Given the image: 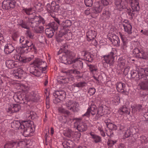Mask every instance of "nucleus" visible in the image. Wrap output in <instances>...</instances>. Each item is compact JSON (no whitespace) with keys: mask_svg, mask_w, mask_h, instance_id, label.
Wrapping results in <instances>:
<instances>
[{"mask_svg":"<svg viewBox=\"0 0 148 148\" xmlns=\"http://www.w3.org/2000/svg\"><path fill=\"white\" fill-rule=\"evenodd\" d=\"M29 21L30 26L32 27L33 29L38 26L41 23L43 24L45 23L43 18L40 16H35L34 18L29 19Z\"/></svg>","mask_w":148,"mask_h":148,"instance_id":"1","label":"nucleus"},{"mask_svg":"<svg viewBox=\"0 0 148 148\" xmlns=\"http://www.w3.org/2000/svg\"><path fill=\"white\" fill-rule=\"evenodd\" d=\"M31 64L33 65L32 67H34L37 68H39L40 70L43 71L46 69L47 67L46 62L43 61L41 59L39 58L36 59Z\"/></svg>","mask_w":148,"mask_h":148,"instance_id":"2","label":"nucleus"},{"mask_svg":"<svg viewBox=\"0 0 148 148\" xmlns=\"http://www.w3.org/2000/svg\"><path fill=\"white\" fill-rule=\"evenodd\" d=\"M114 53L113 51H111L110 54L103 56V62L109 64L110 66L113 65L114 62Z\"/></svg>","mask_w":148,"mask_h":148,"instance_id":"3","label":"nucleus"},{"mask_svg":"<svg viewBox=\"0 0 148 148\" xmlns=\"http://www.w3.org/2000/svg\"><path fill=\"white\" fill-rule=\"evenodd\" d=\"M75 125H77V130L79 132H82L86 131L87 126L86 124L81 121L80 119H76V121L74 123Z\"/></svg>","mask_w":148,"mask_h":148,"instance_id":"4","label":"nucleus"},{"mask_svg":"<svg viewBox=\"0 0 148 148\" xmlns=\"http://www.w3.org/2000/svg\"><path fill=\"white\" fill-rule=\"evenodd\" d=\"M16 2L14 0H4L2 3V8L3 9H9L14 8Z\"/></svg>","mask_w":148,"mask_h":148,"instance_id":"5","label":"nucleus"},{"mask_svg":"<svg viewBox=\"0 0 148 148\" xmlns=\"http://www.w3.org/2000/svg\"><path fill=\"white\" fill-rule=\"evenodd\" d=\"M122 25L125 32L127 34L126 37H129L130 35H131L132 33V25L127 21H125L123 23Z\"/></svg>","mask_w":148,"mask_h":148,"instance_id":"6","label":"nucleus"},{"mask_svg":"<svg viewBox=\"0 0 148 148\" xmlns=\"http://www.w3.org/2000/svg\"><path fill=\"white\" fill-rule=\"evenodd\" d=\"M118 114L123 116H127L130 114V109L126 105H124L119 108Z\"/></svg>","mask_w":148,"mask_h":148,"instance_id":"7","label":"nucleus"},{"mask_svg":"<svg viewBox=\"0 0 148 148\" xmlns=\"http://www.w3.org/2000/svg\"><path fill=\"white\" fill-rule=\"evenodd\" d=\"M21 109L20 105L19 104H11L9 106L8 108L7 109V111L10 113L17 112Z\"/></svg>","mask_w":148,"mask_h":148,"instance_id":"8","label":"nucleus"},{"mask_svg":"<svg viewBox=\"0 0 148 148\" xmlns=\"http://www.w3.org/2000/svg\"><path fill=\"white\" fill-rule=\"evenodd\" d=\"M126 61L123 58H120L117 61V67L119 70H122L125 69L124 71L126 70L125 68Z\"/></svg>","mask_w":148,"mask_h":148,"instance_id":"9","label":"nucleus"},{"mask_svg":"<svg viewBox=\"0 0 148 148\" xmlns=\"http://www.w3.org/2000/svg\"><path fill=\"white\" fill-rule=\"evenodd\" d=\"M74 63L73 65L76 68H82L83 67V62L80 58H76L73 60L72 61L69 62L68 64Z\"/></svg>","mask_w":148,"mask_h":148,"instance_id":"10","label":"nucleus"},{"mask_svg":"<svg viewBox=\"0 0 148 148\" xmlns=\"http://www.w3.org/2000/svg\"><path fill=\"white\" fill-rule=\"evenodd\" d=\"M43 70H40L39 68H36L34 67H31L30 69V73L37 77L40 76L42 74V71Z\"/></svg>","mask_w":148,"mask_h":148,"instance_id":"11","label":"nucleus"},{"mask_svg":"<svg viewBox=\"0 0 148 148\" xmlns=\"http://www.w3.org/2000/svg\"><path fill=\"white\" fill-rule=\"evenodd\" d=\"M15 49L13 45L11 44H7L4 47V51L5 53L10 54Z\"/></svg>","mask_w":148,"mask_h":148,"instance_id":"12","label":"nucleus"},{"mask_svg":"<svg viewBox=\"0 0 148 148\" xmlns=\"http://www.w3.org/2000/svg\"><path fill=\"white\" fill-rule=\"evenodd\" d=\"M119 34L121 38L123 44L122 45L121 49L124 51L125 50L127 47V42L126 41L127 38L124 35L119 33Z\"/></svg>","mask_w":148,"mask_h":148,"instance_id":"13","label":"nucleus"},{"mask_svg":"<svg viewBox=\"0 0 148 148\" xmlns=\"http://www.w3.org/2000/svg\"><path fill=\"white\" fill-rule=\"evenodd\" d=\"M86 35L87 40L88 41H90L95 38L96 34L95 31L89 30L87 32Z\"/></svg>","mask_w":148,"mask_h":148,"instance_id":"14","label":"nucleus"},{"mask_svg":"<svg viewBox=\"0 0 148 148\" xmlns=\"http://www.w3.org/2000/svg\"><path fill=\"white\" fill-rule=\"evenodd\" d=\"M109 39L114 46H119L120 45V40L117 36L113 35L111 38H109Z\"/></svg>","mask_w":148,"mask_h":148,"instance_id":"15","label":"nucleus"},{"mask_svg":"<svg viewBox=\"0 0 148 148\" xmlns=\"http://www.w3.org/2000/svg\"><path fill=\"white\" fill-rule=\"evenodd\" d=\"M54 95L60 100H62L65 98L66 94L65 92L63 91H56L54 94Z\"/></svg>","mask_w":148,"mask_h":148,"instance_id":"16","label":"nucleus"},{"mask_svg":"<svg viewBox=\"0 0 148 148\" xmlns=\"http://www.w3.org/2000/svg\"><path fill=\"white\" fill-rule=\"evenodd\" d=\"M66 56V57L64 56L62 57L64 63H67L68 64L69 62L73 61V60L72 59L73 58V55L72 52L67 53Z\"/></svg>","mask_w":148,"mask_h":148,"instance_id":"17","label":"nucleus"},{"mask_svg":"<svg viewBox=\"0 0 148 148\" xmlns=\"http://www.w3.org/2000/svg\"><path fill=\"white\" fill-rule=\"evenodd\" d=\"M18 25L22 27L28 29L30 27L29 20L27 22L23 21L21 20H18Z\"/></svg>","mask_w":148,"mask_h":148,"instance_id":"18","label":"nucleus"},{"mask_svg":"<svg viewBox=\"0 0 148 148\" xmlns=\"http://www.w3.org/2000/svg\"><path fill=\"white\" fill-rule=\"evenodd\" d=\"M23 44V45H25L27 47H28L30 49L31 48V51H34L35 52L36 51V49L32 41L26 40L25 42Z\"/></svg>","mask_w":148,"mask_h":148,"instance_id":"19","label":"nucleus"},{"mask_svg":"<svg viewBox=\"0 0 148 148\" xmlns=\"http://www.w3.org/2000/svg\"><path fill=\"white\" fill-rule=\"evenodd\" d=\"M16 59L20 62L23 63L28 62L31 61L32 59L31 57H26L24 56H21L19 55H16Z\"/></svg>","mask_w":148,"mask_h":148,"instance_id":"20","label":"nucleus"},{"mask_svg":"<svg viewBox=\"0 0 148 148\" xmlns=\"http://www.w3.org/2000/svg\"><path fill=\"white\" fill-rule=\"evenodd\" d=\"M24 73V71L22 69H17V72L14 73L13 76L16 79L21 78L23 77Z\"/></svg>","mask_w":148,"mask_h":148,"instance_id":"21","label":"nucleus"},{"mask_svg":"<svg viewBox=\"0 0 148 148\" xmlns=\"http://www.w3.org/2000/svg\"><path fill=\"white\" fill-rule=\"evenodd\" d=\"M105 123H106V125L107 126V127L110 129L114 130L116 129V125L110 123V120L109 119L105 120Z\"/></svg>","mask_w":148,"mask_h":148,"instance_id":"22","label":"nucleus"},{"mask_svg":"<svg viewBox=\"0 0 148 148\" xmlns=\"http://www.w3.org/2000/svg\"><path fill=\"white\" fill-rule=\"evenodd\" d=\"M19 52L21 53H26L28 52L31 51V48H29L28 47H27L25 45H23L22 44V46L19 48Z\"/></svg>","mask_w":148,"mask_h":148,"instance_id":"23","label":"nucleus"},{"mask_svg":"<svg viewBox=\"0 0 148 148\" xmlns=\"http://www.w3.org/2000/svg\"><path fill=\"white\" fill-rule=\"evenodd\" d=\"M23 130V135L25 137L32 136L33 134V130L32 128H28Z\"/></svg>","mask_w":148,"mask_h":148,"instance_id":"24","label":"nucleus"},{"mask_svg":"<svg viewBox=\"0 0 148 148\" xmlns=\"http://www.w3.org/2000/svg\"><path fill=\"white\" fill-rule=\"evenodd\" d=\"M90 134L95 143H97L101 141V138L99 136L94 134L92 132H90Z\"/></svg>","mask_w":148,"mask_h":148,"instance_id":"25","label":"nucleus"},{"mask_svg":"<svg viewBox=\"0 0 148 148\" xmlns=\"http://www.w3.org/2000/svg\"><path fill=\"white\" fill-rule=\"evenodd\" d=\"M6 66L9 69H11L15 67L16 64L14 61L12 60H7L5 62Z\"/></svg>","mask_w":148,"mask_h":148,"instance_id":"26","label":"nucleus"},{"mask_svg":"<svg viewBox=\"0 0 148 148\" xmlns=\"http://www.w3.org/2000/svg\"><path fill=\"white\" fill-rule=\"evenodd\" d=\"M116 89L119 92H123L125 86V84L122 82H117L116 84Z\"/></svg>","mask_w":148,"mask_h":148,"instance_id":"27","label":"nucleus"},{"mask_svg":"<svg viewBox=\"0 0 148 148\" xmlns=\"http://www.w3.org/2000/svg\"><path fill=\"white\" fill-rule=\"evenodd\" d=\"M21 125L22 123L18 121H14L11 123L12 127L16 130L21 129Z\"/></svg>","mask_w":148,"mask_h":148,"instance_id":"28","label":"nucleus"},{"mask_svg":"<svg viewBox=\"0 0 148 148\" xmlns=\"http://www.w3.org/2000/svg\"><path fill=\"white\" fill-rule=\"evenodd\" d=\"M30 121H23L22 123L21 127V129H24L28 128H32L31 127V124L30 123Z\"/></svg>","mask_w":148,"mask_h":148,"instance_id":"29","label":"nucleus"},{"mask_svg":"<svg viewBox=\"0 0 148 148\" xmlns=\"http://www.w3.org/2000/svg\"><path fill=\"white\" fill-rule=\"evenodd\" d=\"M131 5L132 9H138L140 8L139 6L138 0H131Z\"/></svg>","mask_w":148,"mask_h":148,"instance_id":"30","label":"nucleus"},{"mask_svg":"<svg viewBox=\"0 0 148 148\" xmlns=\"http://www.w3.org/2000/svg\"><path fill=\"white\" fill-rule=\"evenodd\" d=\"M45 32L46 35L49 38L52 37L54 34L53 30L51 28H47L45 29Z\"/></svg>","mask_w":148,"mask_h":148,"instance_id":"31","label":"nucleus"},{"mask_svg":"<svg viewBox=\"0 0 148 148\" xmlns=\"http://www.w3.org/2000/svg\"><path fill=\"white\" fill-rule=\"evenodd\" d=\"M22 90L25 93L28 92L31 89V87L27 84H22L21 85Z\"/></svg>","mask_w":148,"mask_h":148,"instance_id":"32","label":"nucleus"},{"mask_svg":"<svg viewBox=\"0 0 148 148\" xmlns=\"http://www.w3.org/2000/svg\"><path fill=\"white\" fill-rule=\"evenodd\" d=\"M88 108L89 109L90 112L93 115H94L97 112V107L95 105H91Z\"/></svg>","mask_w":148,"mask_h":148,"instance_id":"33","label":"nucleus"},{"mask_svg":"<svg viewBox=\"0 0 148 148\" xmlns=\"http://www.w3.org/2000/svg\"><path fill=\"white\" fill-rule=\"evenodd\" d=\"M32 112L27 111L26 113L24 114V118L27 121H30L33 118L32 115Z\"/></svg>","mask_w":148,"mask_h":148,"instance_id":"34","label":"nucleus"},{"mask_svg":"<svg viewBox=\"0 0 148 148\" xmlns=\"http://www.w3.org/2000/svg\"><path fill=\"white\" fill-rule=\"evenodd\" d=\"M16 145L15 142H9L5 144L4 147V148H16Z\"/></svg>","mask_w":148,"mask_h":148,"instance_id":"35","label":"nucleus"},{"mask_svg":"<svg viewBox=\"0 0 148 148\" xmlns=\"http://www.w3.org/2000/svg\"><path fill=\"white\" fill-rule=\"evenodd\" d=\"M131 77L136 79H139L140 78V75H141V74L138 73L135 70H133L131 71Z\"/></svg>","mask_w":148,"mask_h":148,"instance_id":"36","label":"nucleus"},{"mask_svg":"<svg viewBox=\"0 0 148 148\" xmlns=\"http://www.w3.org/2000/svg\"><path fill=\"white\" fill-rule=\"evenodd\" d=\"M139 85L141 89L146 90L148 88V82L147 81L142 82Z\"/></svg>","mask_w":148,"mask_h":148,"instance_id":"37","label":"nucleus"},{"mask_svg":"<svg viewBox=\"0 0 148 148\" xmlns=\"http://www.w3.org/2000/svg\"><path fill=\"white\" fill-rule=\"evenodd\" d=\"M16 144V148H22L25 147L26 145V143L25 141L23 140L19 142H15Z\"/></svg>","mask_w":148,"mask_h":148,"instance_id":"38","label":"nucleus"},{"mask_svg":"<svg viewBox=\"0 0 148 148\" xmlns=\"http://www.w3.org/2000/svg\"><path fill=\"white\" fill-rule=\"evenodd\" d=\"M68 46L67 44L65 43L61 46L60 50L59 51V53H60L62 52H66L68 50Z\"/></svg>","mask_w":148,"mask_h":148,"instance_id":"39","label":"nucleus"},{"mask_svg":"<svg viewBox=\"0 0 148 148\" xmlns=\"http://www.w3.org/2000/svg\"><path fill=\"white\" fill-rule=\"evenodd\" d=\"M79 106L78 103L76 102H73V105L71 106V108H69V109L71 110L72 111L75 112L77 111L78 110V107Z\"/></svg>","mask_w":148,"mask_h":148,"instance_id":"40","label":"nucleus"},{"mask_svg":"<svg viewBox=\"0 0 148 148\" xmlns=\"http://www.w3.org/2000/svg\"><path fill=\"white\" fill-rule=\"evenodd\" d=\"M131 108H132V111L135 113L137 110H140L141 109L142 106L140 105H136L131 106Z\"/></svg>","mask_w":148,"mask_h":148,"instance_id":"41","label":"nucleus"},{"mask_svg":"<svg viewBox=\"0 0 148 148\" xmlns=\"http://www.w3.org/2000/svg\"><path fill=\"white\" fill-rule=\"evenodd\" d=\"M58 111L60 112L66 114L68 116L70 114V113L69 111L62 108H59Z\"/></svg>","mask_w":148,"mask_h":148,"instance_id":"42","label":"nucleus"},{"mask_svg":"<svg viewBox=\"0 0 148 148\" xmlns=\"http://www.w3.org/2000/svg\"><path fill=\"white\" fill-rule=\"evenodd\" d=\"M146 55V53L143 51L140 50L138 54L137 55L136 57L140 58L145 59Z\"/></svg>","mask_w":148,"mask_h":148,"instance_id":"43","label":"nucleus"},{"mask_svg":"<svg viewBox=\"0 0 148 148\" xmlns=\"http://www.w3.org/2000/svg\"><path fill=\"white\" fill-rule=\"evenodd\" d=\"M86 82H79L76 83L74 84V86L77 87H82L86 86Z\"/></svg>","mask_w":148,"mask_h":148,"instance_id":"44","label":"nucleus"},{"mask_svg":"<svg viewBox=\"0 0 148 148\" xmlns=\"http://www.w3.org/2000/svg\"><path fill=\"white\" fill-rule=\"evenodd\" d=\"M36 93L34 91H32L29 93V97L30 99L33 101H35L36 97Z\"/></svg>","mask_w":148,"mask_h":148,"instance_id":"45","label":"nucleus"},{"mask_svg":"<svg viewBox=\"0 0 148 148\" xmlns=\"http://www.w3.org/2000/svg\"><path fill=\"white\" fill-rule=\"evenodd\" d=\"M82 54L83 53L84 54L83 55L85 58H86V59L87 61H89L91 58V55L87 52L83 51L82 52Z\"/></svg>","mask_w":148,"mask_h":148,"instance_id":"46","label":"nucleus"},{"mask_svg":"<svg viewBox=\"0 0 148 148\" xmlns=\"http://www.w3.org/2000/svg\"><path fill=\"white\" fill-rule=\"evenodd\" d=\"M33 30L37 33H41L43 32V27L42 26H38Z\"/></svg>","mask_w":148,"mask_h":148,"instance_id":"47","label":"nucleus"},{"mask_svg":"<svg viewBox=\"0 0 148 148\" xmlns=\"http://www.w3.org/2000/svg\"><path fill=\"white\" fill-rule=\"evenodd\" d=\"M50 25L51 27L50 28H52V29L55 31L58 29L59 25L54 22H53L51 23Z\"/></svg>","mask_w":148,"mask_h":148,"instance_id":"48","label":"nucleus"},{"mask_svg":"<svg viewBox=\"0 0 148 148\" xmlns=\"http://www.w3.org/2000/svg\"><path fill=\"white\" fill-rule=\"evenodd\" d=\"M132 134V132L130 129H127L125 130L124 134V136L125 138H127Z\"/></svg>","mask_w":148,"mask_h":148,"instance_id":"49","label":"nucleus"},{"mask_svg":"<svg viewBox=\"0 0 148 148\" xmlns=\"http://www.w3.org/2000/svg\"><path fill=\"white\" fill-rule=\"evenodd\" d=\"M65 72L66 73H69L70 74L74 73L77 75L80 74V72L79 71L74 69L68 70L67 71H65Z\"/></svg>","mask_w":148,"mask_h":148,"instance_id":"50","label":"nucleus"},{"mask_svg":"<svg viewBox=\"0 0 148 148\" xmlns=\"http://www.w3.org/2000/svg\"><path fill=\"white\" fill-rule=\"evenodd\" d=\"M116 141H113L110 139H109L108 142V145L109 146V147L111 148V147L115 143Z\"/></svg>","mask_w":148,"mask_h":148,"instance_id":"51","label":"nucleus"},{"mask_svg":"<svg viewBox=\"0 0 148 148\" xmlns=\"http://www.w3.org/2000/svg\"><path fill=\"white\" fill-rule=\"evenodd\" d=\"M90 71L92 73H94L97 70L96 67L95 66L92 65H88Z\"/></svg>","mask_w":148,"mask_h":148,"instance_id":"52","label":"nucleus"},{"mask_svg":"<svg viewBox=\"0 0 148 148\" xmlns=\"http://www.w3.org/2000/svg\"><path fill=\"white\" fill-rule=\"evenodd\" d=\"M85 5L87 7H91L92 5L93 2L92 0H84Z\"/></svg>","mask_w":148,"mask_h":148,"instance_id":"53","label":"nucleus"},{"mask_svg":"<svg viewBox=\"0 0 148 148\" xmlns=\"http://www.w3.org/2000/svg\"><path fill=\"white\" fill-rule=\"evenodd\" d=\"M13 99L15 101L19 102L20 100H22L23 99L21 97V96H18L17 95H15L13 96Z\"/></svg>","mask_w":148,"mask_h":148,"instance_id":"54","label":"nucleus"},{"mask_svg":"<svg viewBox=\"0 0 148 148\" xmlns=\"http://www.w3.org/2000/svg\"><path fill=\"white\" fill-rule=\"evenodd\" d=\"M110 13L108 10H106L103 13V15L104 16V17L106 18H109L110 17Z\"/></svg>","mask_w":148,"mask_h":148,"instance_id":"55","label":"nucleus"},{"mask_svg":"<svg viewBox=\"0 0 148 148\" xmlns=\"http://www.w3.org/2000/svg\"><path fill=\"white\" fill-rule=\"evenodd\" d=\"M121 0H115V5L117 7V8H120Z\"/></svg>","mask_w":148,"mask_h":148,"instance_id":"56","label":"nucleus"},{"mask_svg":"<svg viewBox=\"0 0 148 148\" xmlns=\"http://www.w3.org/2000/svg\"><path fill=\"white\" fill-rule=\"evenodd\" d=\"M63 24L65 27H68L71 25V22L70 20H67L65 21H63Z\"/></svg>","mask_w":148,"mask_h":148,"instance_id":"57","label":"nucleus"},{"mask_svg":"<svg viewBox=\"0 0 148 148\" xmlns=\"http://www.w3.org/2000/svg\"><path fill=\"white\" fill-rule=\"evenodd\" d=\"M130 10L129 12H128V14L129 15L131 16L132 18L135 15V12L136 10L137 12H138V10Z\"/></svg>","mask_w":148,"mask_h":148,"instance_id":"58","label":"nucleus"},{"mask_svg":"<svg viewBox=\"0 0 148 148\" xmlns=\"http://www.w3.org/2000/svg\"><path fill=\"white\" fill-rule=\"evenodd\" d=\"M73 102L71 101H69L66 103V106L68 109L71 108V106L73 105Z\"/></svg>","mask_w":148,"mask_h":148,"instance_id":"59","label":"nucleus"},{"mask_svg":"<svg viewBox=\"0 0 148 148\" xmlns=\"http://www.w3.org/2000/svg\"><path fill=\"white\" fill-rule=\"evenodd\" d=\"M95 92V89L94 88H90L89 89L88 93L90 95H93Z\"/></svg>","mask_w":148,"mask_h":148,"instance_id":"60","label":"nucleus"},{"mask_svg":"<svg viewBox=\"0 0 148 148\" xmlns=\"http://www.w3.org/2000/svg\"><path fill=\"white\" fill-rule=\"evenodd\" d=\"M23 12L29 15L32 14L34 12V10L33 11L32 10H23Z\"/></svg>","mask_w":148,"mask_h":148,"instance_id":"61","label":"nucleus"},{"mask_svg":"<svg viewBox=\"0 0 148 148\" xmlns=\"http://www.w3.org/2000/svg\"><path fill=\"white\" fill-rule=\"evenodd\" d=\"M140 50L138 48H135L133 50V54L135 55V56L136 57L137 55L138 54Z\"/></svg>","mask_w":148,"mask_h":148,"instance_id":"62","label":"nucleus"},{"mask_svg":"<svg viewBox=\"0 0 148 148\" xmlns=\"http://www.w3.org/2000/svg\"><path fill=\"white\" fill-rule=\"evenodd\" d=\"M26 35L29 38H32L34 36V34L29 31H27V32Z\"/></svg>","mask_w":148,"mask_h":148,"instance_id":"63","label":"nucleus"},{"mask_svg":"<svg viewBox=\"0 0 148 148\" xmlns=\"http://www.w3.org/2000/svg\"><path fill=\"white\" fill-rule=\"evenodd\" d=\"M90 111L89 110V109L88 108L86 112L82 115V116H86L87 117H89L90 116Z\"/></svg>","mask_w":148,"mask_h":148,"instance_id":"64","label":"nucleus"}]
</instances>
